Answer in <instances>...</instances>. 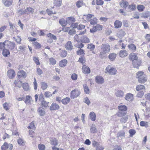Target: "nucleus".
Wrapping results in <instances>:
<instances>
[{
    "label": "nucleus",
    "mask_w": 150,
    "mask_h": 150,
    "mask_svg": "<svg viewBox=\"0 0 150 150\" xmlns=\"http://www.w3.org/2000/svg\"><path fill=\"white\" fill-rule=\"evenodd\" d=\"M101 51L100 52L99 56L102 58L104 57L105 54L110 52V47L108 44H102L101 46Z\"/></svg>",
    "instance_id": "nucleus-1"
},
{
    "label": "nucleus",
    "mask_w": 150,
    "mask_h": 150,
    "mask_svg": "<svg viewBox=\"0 0 150 150\" xmlns=\"http://www.w3.org/2000/svg\"><path fill=\"white\" fill-rule=\"evenodd\" d=\"M136 77L137 78L139 82L141 83H144L147 80L146 75L142 71H139L137 73Z\"/></svg>",
    "instance_id": "nucleus-2"
},
{
    "label": "nucleus",
    "mask_w": 150,
    "mask_h": 150,
    "mask_svg": "<svg viewBox=\"0 0 150 150\" xmlns=\"http://www.w3.org/2000/svg\"><path fill=\"white\" fill-rule=\"evenodd\" d=\"M94 15L92 14H88L87 15H84L83 18V19L86 18L85 20L86 21H89L91 25H94L97 23V19L96 18H94L92 19H90Z\"/></svg>",
    "instance_id": "nucleus-3"
},
{
    "label": "nucleus",
    "mask_w": 150,
    "mask_h": 150,
    "mask_svg": "<svg viewBox=\"0 0 150 150\" xmlns=\"http://www.w3.org/2000/svg\"><path fill=\"white\" fill-rule=\"evenodd\" d=\"M4 43L5 44V48L9 49L10 50L13 49L16 45L14 42L9 41L8 40L5 41Z\"/></svg>",
    "instance_id": "nucleus-4"
},
{
    "label": "nucleus",
    "mask_w": 150,
    "mask_h": 150,
    "mask_svg": "<svg viewBox=\"0 0 150 150\" xmlns=\"http://www.w3.org/2000/svg\"><path fill=\"white\" fill-rule=\"evenodd\" d=\"M80 93L78 89H74L71 92L70 97L71 99L76 98L80 95Z\"/></svg>",
    "instance_id": "nucleus-5"
},
{
    "label": "nucleus",
    "mask_w": 150,
    "mask_h": 150,
    "mask_svg": "<svg viewBox=\"0 0 150 150\" xmlns=\"http://www.w3.org/2000/svg\"><path fill=\"white\" fill-rule=\"evenodd\" d=\"M106 71L111 75L116 74L117 70L115 68H113L110 65H109L106 67L105 69Z\"/></svg>",
    "instance_id": "nucleus-6"
},
{
    "label": "nucleus",
    "mask_w": 150,
    "mask_h": 150,
    "mask_svg": "<svg viewBox=\"0 0 150 150\" xmlns=\"http://www.w3.org/2000/svg\"><path fill=\"white\" fill-rule=\"evenodd\" d=\"M13 146L11 144H8L5 142L1 147L2 150H12Z\"/></svg>",
    "instance_id": "nucleus-7"
},
{
    "label": "nucleus",
    "mask_w": 150,
    "mask_h": 150,
    "mask_svg": "<svg viewBox=\"0 0 150 150\" xmlns=\"http://www.w3.org/2000/svg\"><path fill=\"white\" fill-rule=\"evenodd\" d=\"M7 75L10 79H13L15 76L14 71L12 69H9L7 72Z\"/></svg>",
    "instance_id": "nucleus-8"
},
{
    "label": "nucleus",
    "mask_w": 150,
    "mask_h": 150,
    "mask_svg": "<svg viewBox=\"0 0 150 150\" xmlns=\"http://www.w3.org/2000/svg\"><path fill=\"white\" fill-rule=\"evenodd\" d=\"M95 80L96 82L99 84H102L104 82L103 78L100 76H96Z\"/></svg>",
    "instance_id": "nucleus-9"
},
{
    "label": "nucleus",
    "mask_w": 150,
    "mask_h": 150,
    "mask_svg": "<svg viewBox=\"0 0 150 150\" xmlns=\"http://www.w3.org/2000/svg\"><path fill=\"white\" fill-rule=\"evenodd\" d=\"M138 58V57L135 53H130L129 55V59L132 60L133 62L137 60Z\"/></svg>",
    "instance_id": "nucleus-10"
},
{
    "label": "nucleus",
    "mask_w": 150,
    "mask_h": 150,
    "mask_svg": "<svg viewBox=\"0 0 150 150\" xmlns=\"http://www.w3.org/2000/svg\"><path fill=\"white\" fill-rule=\"evenodd\" d=\"M125 98L126 100L131 101L133 100V95L130 93H128L126 94Z\"/></svg>",
    "instance_id": "nucleus-11"
},
{
    "label": "nucleus",
    "mask_w": 150,
    "mask_h": 150,
    "mask_svg": "<svg viewBox=\"0 0 150 150\" xmlns=\"http://www.w3.org/2000/svg\"><path fill=\"white\" fill-rule=\"evenodd\" d=\"M82 72L85 74L90 73V68L85 65H83L82 67Z\"/></svg>",
    "instance_id": "nucleus-12"
},
{
    "label": "nucleus",
    "mask_w": 150,
    "mask_h": 150,
    "mask_svg": "<svg viewBox=\"0 0 150 150\" xmlns=\"http://www.w3.org/2000/svg\"><path fill=\"white\" fill-rule=\"evenodd\" d=\"M59 108V106L56 103H52L50 107V109L51 110H55Z\"/></svg>",
    "instance_id": "nucleus-13"
},
{
    "label": "nucleus",
    "mask_w": 150,
    "mask_h": 150,
    "mask_svg": "<svg viewBox=\"0 0 150 150\" xmlns=\"http://www.w3.org/2000/svg\"><path fill=\"white\" fill-rule=\"evenodd\" d=\"M65 48L67 50H71L73 49V45L70 41H68L65 44Z\"/></svg>",
    "instance_id": "nucleus-14"
},
{
    "label": "nucleus",
    "mask_w": 150,
    "mask_h": 150,
    "mask_svg": "<svg viewBox=\"0 0 150 150\" xmlns=\"http://www.w3.org/2000/svg\"><path fill=\"white\" fill-rule=\"evenodd\" d=\"M128 53L125 50H121L119 53V55L121 58H123L128 55Z\"/></svg>",
    "instance_id": "nucleus-15"
},
{
    "label": "nucleus",
    "mask_w": 150,
    "mask_h": 150,
    "mask_svg": "<svg viewBox=\"0 0 150 150\" xmlns=\"http://www.w3.org/2000/svg\"><path fill=\"white\" fill-rule=\"evenodd\" d=\"M50 144L52 145L57 146L58 144V142L57 139L56 138H52L50 139Z\"/></svg>",
    "instance_id": "nucleus-16"
},
{
    "label": "nucleus",
    "mask_w": 150,
    "mask_h": 150,
    "mask_svg": "<svg viewBox=\"0 0 150 150\" xmlns=\"http://www.w3.org/2000/svg\"><path fill=\"white\" fill-rule=\"evenodd\" d=\"M18 76L19 77H23L25 78L26 74L25 72L23 70L19 71L18 73Z\"/></svg>",
    "instance_id": "nucleus-17"
},
{
    "label": "nucleus",
    "mask_w": 150,
    "mask_h": 150,
    "mask_svg": "<svg viewBox=\"0 0 150 150\" xmlns=\"http://www.w3.org/2000/svg\"><path fill=\"white\" fill-rule=\"evenodd\" d=\"M122 25L121 22L120 21L117 20L115 21L114 22V26L115 28H120Z\"/></svg>",
    "instance_id": "nucleus-18"
},
{
    "label": "nucleus",
    "mask_w": 150,
    "mask_h": 150,
    "mask_svg": "<svg viewBox=\"0 0 150 150\" xmlns=\"http://www.w3.org/2000/svg\"><path fill=\"white\" fill-rule=\"evenodd\" d=\"M34 8L30 7H27L25 9L26 14L28 15L30 13L33 14L34 13Z\"/></svg>",
    "instance_id": "nucleus-19"
},
{
    "label": "nucleus",
    "mask_w": 150,
    "mask_h": 150,
    "mask_svg": "<svg viewBox=\"0 0 150 150\" xmlns=\"http://www.w3.org/2000/svg\"><path fill=\"white\" fill-rule=\"evenodd\" d=\"M116 96L118 98H122L124 96L123 92L121 90H118L115 93Z\"/></svg>",
    "instance_id": "nucleus-20"
},
{
    "label": "nucleus",
    "mask_w": 150,
    "mask_h": 150,
    "mask_svg": "<svg viewBox=\"0 0 150 150\" xmlns=\"http://www.w3.org/2000/svg\"><path fill=\"white\" fill-rule=\"evenodd\" d=\"M38 111L40 116H43L45 114L44 109L42 107H40L38 110Z\"/></svg>",
    "instance_id": "nucleus-21"
},
{
    "label": "nucleus",
    "mask_w": 150,
    "mask_h": 150,
    "mask_svg": "<svg viewBox=\"0 0 150 150\" xmlns=\"http://www.w3.org/2000/svg\"><path fill=\"white\" fill-rule=\"evenodd\" d=\"M117 57V54L115 53H110L109 56L108 58L111 61H113Z\"/></svg>",
    "instance_id": "nucleus-22"
},
{
    "label": "nucleus",
    "mask_w": 150,
    "mask_h": 150,
    "mask_svg": "<svg viewBox=\"0 0 150 150\" xmlns=\"http://www.w3.org/2000/svg\"><path fill=\"white\" fill-rule=\"evenodd\" d=\"M2 2L4 5L6 6H8L12 4L11 1L10 0H2Z\"/></svg>",
    "instance_id": "nucleus-23"
},
{
    "label": "nucleus",
    "mask_w": 150,
    "mask_h": 150,
    "mask_svg": "<svg viewBox=\"0 0 150 150\" xmlns=\"http://www.w3.org/2000/svg\"><path fill=\"white\" fill-rule=\"evenodd\" d=\"M2 54L4 56L6 57L9 55L10 53L8 50L5 48L3 49Z\"/></svg>",
    "instance_id": "nucleus-24"
},
{
    "label": "nucleus",
    "mask_w": 150,
    "mask_h": 150,
    "mask_svg": "<svg viewBox=\"0 0 150 150\" xmlns=\"http://www.w3.org/2000/svg\"><path fill=\"white\" fill-rule=\"evenodd\" d=\"M89 117L92 121H94L96 120V116L94 112H91L89 114Z\"/></svg>",
    "instance_id": "nucleus-25"
},
{
    "label": "nucleus",
    "mask_w": 150,
    "mask_h": 150,
    "mask_svg": "<svg viewBox=\"0 0 150 150\" xmlns=\"http://www.w3.org/2000/svg\"><path fill=\"white\" fill-rule=\"evenodd\" d=\"M95 47V45L92 44H88L87 45V48L90 49V50L92 51V52L93 54H95V52L93 51Z\"/></svg>",
    "instance_id": "nucleus-26"
},
{
    "label": "nucleus",
    "mask_w": 150,
    "mask_h": 150,
    "mask_svg": "<svg viewBox=\"0 0 150 150\" xmlns=\"http://www.w3.org/2000/svg\"><path fill=\"white\" fill-rule=\"evenodd\" d=\"M70 98L69 97H66V98L63 99L61 102L64 105H67L68 103L70 101Z\"/></svg>",
    "instance_id": "nucleus-27"
},
{
    "label": "nucleus",
    "mask_w": 150,
    "mask_h": 150,
    "mask_svg": "<svg viewBox=\"0 0 150 150\" xmlns=\"http://www.w3.org/2000/svg\"><path fill=\"white\" fill-rule=\"evenodd\" d=\"M67 23L69 24L75 21V19L74 18L71 17L67 18Z\"/></svg>",
    "instance_id": "nucleus-28"
},
{
    "label": "nucleus",
    "mask_w": 150,
    "mask_h": 150,
    "mask_svg": "<svg viewBox=\"0 0 150 150\" xmlns=\"http://www.w3.org/2000/svg\"><path fill=\"white\" fill-rule=\"evenodd\" d=\"M128 2L124 0L122 1L120 3V5L121 7L122 8H126L128 5Z\"/></svg>",
    "instance_id": "nucleus-29"
},
{
    "label": "nucleus",
    "mask_w": 150,
    "mask_h": 150,
    "mask_svg": "<svg viewBox=\"0 0 150 150\" xmlns=\"http://www.w3.org/2000/svg\"><path fill=\"white\" fill-rule=\"evenodd\" d=\"M67 62V60L65 59H63L60 61L59 65L61 67H63L66 66Z\"/></svg>",
    "instance_id": "nucleus-30"
},
{
    "label": "nucleus",
    "mask_w": 150,
    "mask_h": 150,
    "mask_svg": "<svg viewBox=\"0 0 150 150\" xmlns=\"http://www.w3.org/2000/svg\"><path fill=\"white\" fill-rule=\"evenodd\" d=\"M140 61H137V60L133 62V64L134 67L137 68L140 66Z\"/></svg>",
    "instance_id": "nucleus-31"
},
{
    "label": "nucleus",
    "mask_w": 150,
    "mask_h": 150,
    "mask_svg": "<svg viewBox=\"0 0 150 150\" xmlns=\"http://www.w3.org/2000/svg\"><path fill=\"white\" fill-rule=\"evenodd\" d=\"M31 101H33V100L31 96H26V99L25 101V103L28 104V103H31Z\"/></svg>",
    "instance_id": "nucleus-32"
},
{
    "label": "nucleus",
    "mask_w": 150,
    "mask_h": 150,
    "mask_svg": "<svg viewBox=\"0 0 150 150\" xmlns=\"http://www.w3.org/2000/svg\"><path fill=\"white\" fill-rule=\"evenodd\" d=\"M118 108L120 111H125L127 109V107L124 105H121L118 106Z\"/></svg>",
    "instance_id": "nucleus-33"
},
{
    "label": "nucleus",
    "mask_w": 150,
    "mask_h": 150,
    "mask_svg": "<svg viewBox=\"0 0 150 150\" xmlns=\"http://www.w3.org/2000/svg\"><path fill=\"white\" fill-rule=\"evenodd\" d=\"M14 84L16 86L19 88L23 86L22 82L18 80H16L14 82Z\"/></svg>",
    "instance_id": "nucleus-34"
},
{
    "label": "nucleus",
    "mask_w": 150,
    "mask_h": 150,
    "mask_svg": "<svg viewBox=\"0 0 150 150\" xmlns=\"http://www.w3.org/2000/svg\"><path fill=\"white\" fill-rule=\"evenodd\" d=\"M129 49L132 51H135L136 50V46L134 44H131L129 45L128 46Z\"/></svg>",
    "instance_id": "nucleus-35"
},
{
    "label": "nucleus",
    "mask_w": 150,
    "mask_h": 150,
    "mask_svg": "<svg viewBox=\"0 0 150 150\" xmlns=\"http://www.w3.org/2000/svg\"><path fill=\"white\" fill-rule=\"evenodd\" d=\"M18 143L20 145L24 146L25 144V142L22 138H19L17 140Z\"/></svg>",
    "instance_id": "nucleus-36"
},
{
    "label": "nucleus",
    "mask_w": 150,
    "mask_h": 150,
    "mask_svg": "<svg viewBox=\"0 0 150 150\" xmlns=\"http://www.w3.org/2000/svg\"><path fill=\"white\" fill-rule=\"evenodd\" d=\"M59 23L62 26H65L67 23V20H65L63 19L59 20Z\"/></svg>",
    "instance_id": "nucleus-37"
},
{
    "label": "nucleus",
    "mask_w": 150,
    "mask_h": 150,
    "mask_svg": "<svg viewBox=\"0 0 150 150\" xmlns=\"http://www.w3.org/2000/svg\"><path fill=\"white\" fill-rule=\"evenodd\" d=\"M47 38L52 39V40H55L57 39V38L56 36L51 33H49L47 34Z\"/></svg>",
    "instance_id": "nucleus-38"
},
{
    "label": "nucleus",
    "mask_w": 150,
    "mask_h": 150,
    "mask_svg": "<svg viewBox=\"0 0 150 150\" xmlns=\"http://www.w3.org/2000/svg\"><path fill=\"white\" fill-rule=\"evenodd\" d=\"M145 87L143 85H139L137 86L136 89V90L138 91L142 90L145 89Z\"/></svg>",
    "instance_id": "nucleus-39"
},
{
    "label": "nucleus",
    "mask_w": 150,
    "mask_h": 150,
    "mask_svg": "<svg viewBox=\"0 0 150 150\" xmlns=\"http://www.w3.org/2000/svg\"><path fill=\"white\" fill-rule=\"evenodd\" d=\"M10 105L11 104L10 103H5L3 105L4 109L6 110H8L10 106Z\"/></svg>",
    "instance_id": "nucleus-40"
},
{
    "label": "nucleus",
    "mask_w": 150,
    "mask_h": 150,
    "mask_svg": "<svg viewBox=\"0 0 150 150\" xmlns=\"http://www.w3.org/2000/svg\"><path fill=\"white\" fill-rule=\"evenodd\" d=\"M140 125L141 126L145 127H146L149 126L148 122H147L141 121L140 123Z\"/></svg>",
    "instance_id": "nucleus-41"
},
{
    "label": "nucleus",
    "mask_w": 150,
    "mask_h": 150,
    "mask_svg": "<svg viewBox=\"0 0 150 150\" xmlns=\"http://www.w3.org/2000/svg\"><path fill=\"white\" fill-rule=\"evenodd\" d=\"M41 87L43 90H45L47 87L48 86L47 83L45 82H41Z\"/></svg>",
    "instance_id": "nucleus-42"
},
{
    "label": "nucleus",
    "mask_w": 150,
    "mask_h": 150,
    "mask_svg": "<svg viewBox=\"0 0 150 150\" xmlns=\"http://www.w3.org/2000/svg\"><path fill=\"white\" fill-rule=\"evenodd\" d=\"M24 90L27 91L29 90V87L28 84L27 83H24L22 86Z\"/></svg>",
    "instance_id": "nucleus-43"
},
{
    "label": "nucleus",
    "mask_w": 150,
    "mask_h": 150,
    "mask_svg": "<svg viewBox=\"0 0 150 150\" xmlns=\"http://www.w3.org/2000/svg\"><path fill=\"white\" fill-rule=\"evenodd\" d=\"M125 34V31L122 30H121L118 32L117 35L119 38H121L124 36Z\"/></svg>",
    "instance_id": "nucleus-44"
},
{
    "label": "nucleus",
    "mask_w": 150,
    "mask_h": 150,
    "mask_svg": "<svg viewBox=\"0 0 150 150\" xmlns=\"http://www.w3.org/2000/svg\"><path fill=\"white\" fill-rule=\"evenodd\" d=\"M84 90L86 94H88L90 92L89 89L88 87L86 85H84L83 86Z\"/></svg>",
    "instance_id": "nucleus-45"
},
{
    "label": "nucleus",
    "mask_w": 150,
    "mask_h": 150,
    "mask_svg": "<svg viewBox=\"0 0 150 150\" xmlns=\"http://www.w3.org/2000/svg\"><path fill=\"white\" fill-rule=\"evenodd\" d=\"M33 59L35 63L37 65H39L40 64V63L38 57H33Z\"/></svg>",
    "instance_id": "nucleus-46"
},
{
    "label": "nucleus",
    "mask_w": 150,
    "mask_h": 150,
    "mask_svg": "<svg viewBox=\"0 0 150 150\" xmlns=\"http://www.w3.org/2000/svg\"><path fill=\"white\" fill-rule=\"evenodd\" d=\"M82 40L83 42L84 43H88L90 42L89 39L86 36L83 37Z\"/></svg>",
    "instance_id": "nucleus-47"
},
{
    "label": "nucleus",
    "mask_w": 150,
    "mask_h": 150,
    "mask_svg": "<svg viewBox=\"0 0 150 150\" xmlns=\"http://www.w3.org/2000/svg\"><path fill=\"white\" fill-rule=\"evenodd\" d=\"M145 8L144 6L143 5H138L137 8L139 11H142Z\"/></svg>",
    "instance_id": "nucleus-48"
},
{
    "label": "nucleus",
    "mask_w": 150,
    "mask_h": 150,
    "mask_svg": "<svg viewBox=\"0 0 150 150\" xmlns=\"http://www.w3.org/2000/svg\"><path fill=\"white\" fill-rule=\"evenodd\" d=\"M91 132L92 133H94L97 131V129L94 125H93L91 127L90 129Z\"/></svg>",
    "instance_id": "nucleus-49"
},
{
    "label": "nucleus",
    "mask_w": 150,
    "mask_h": 150,
    "mask_svg": "<svg viewBox=\"0 0 150 150\" xmlns=\"http://www.w3.org/2000/svg\"><path fill=\"white\" fill-rule=\"evenodd\" d=\"M128 115H127L126 116L122 117L120 120V121L123 123L126 122L127 120L128 119Z\"/></svg>",
    "instance_id": "nucleus-50"
},
{
    "label": "nucleus",
    "mask_w": 150,
    "mask_h": 150,
    "mask_svg": "<svg viewBox=\"0 0 150 150\" xmlns=\"http://www.w3.org/2000/svg\"><path fill=\"white\" fill-rule=\"evenodd\" d=\"M50 64L54 65L56 64V61L54 58H51L50 59Z\"/></svg>",
    "instance_id": "nucleus-51"
},
{
    "label": "nucleus",
    "mask_w": 150,
    "mask_h": 150,
    "mask_svg": "<svg viewBox=\"0 0 150 150\" xmlns=\"http://www.w3.org/2000/svg\"><path fill=\"white\" fill-rule=\"evenodd\" d=\"M44 96L47 98H49L52 96L51 93L49 91H46L45 93Z\"/></svg>",
    "instance_id": "nucleus-52"
},
{
    "label": "nucleus",
    "mask_w": 150,
    "mask_h": 150,
    "mask_svg": "<svg viewBox=\"0 0 150 150\" xmlns=\"http://www.w3.org/2000/svg\"><path fill=\"white\" fill-rule=\"evenodd\" d=\"M38 148L39 150H45V145L40 144L38 145Z\"/></svg>",
    "instance_id": "nucleus-53"
},
{
    "label": "nucleus",
    "mask_w": 150,
    "mask_h": 150,
    "mask_svg": "<svg viewBox=\"0 0 150 150\" xmlns=\"http://www.w3.org/2000/svg\"><path fill=\"white\" fill-rule=\"evenodd\" d=\"M67 54V52L64 50H62L60 53V56L62 57H64L66 56Z\"/></svg>",
    "instance_id": "nucleus-54"
},
{
    "label": "nucleus",
    "mask_w": 150,
    "mask_h": 150,
    "mask_svg": "<svg viewBox=\"0 0 150 150\" xmlns=\"http://www.w3.org/2000/svg\"><path fill=\"white\" fill-rule=\"evenodd\" d=\"M83 101L88 105H89L91 103L89 99L87 97H85L84 98Z\"/></svg>",
    "instance_id": "nucleus-55"
},
{
    "label": "nucleus",
    "mask_w": 150,
    "mask_h": 150,
    "mask_svg": "<svg viewBox=\"0 0 150 150\" xmlns=\"http://www.w3.org/2000/svg\"><path fill=\"white\" fill-rule=\"evenodd\" d=\"M79 23H72L71 25V27L73 28H77L78 29V27Z\"/></svg>",
    "instance_id": "nucleus-56"
},
{
    "label": "nucleus",
    "mask_w": 150,
    "mask_h": 150,
    "mask_svg": "<svg viewBox=\"0 0 150 150\" xmlns=\"http://www.w3.org/2000/svg\"><path fill=\"white\" fill-rule=\"evenodd\" d=\"M84 50L81 49H80L79 50L77 51V54L78 55H82L84 54Z\"/></svg>",
    "instance_id": "nucleus-57"
},
{
    "label": "nucleus",
    "mask_w": 150,
    "mask_h": 150,
    "mask_svg": "<svg viewBox=\"0 0 150 150\" xmlns=\"http://www.w3.org/2000/svg\"><path fill=\"white\" fill-rule=\"evenodd\" d=\"M47 103L44 100H42L41 101V104L42 105L45 107H47L48 106V103Z\"/></svg>",
    "instance_id": "nucleus-58"
},
{
    "label": "nucleus",
    "mask_w": 150,
    "mask_h": 150,
    "mask_svg": "<svg viewBox=\"0 0 150 150\" xmlns=\"http://www.w3.org/2000/svg\"><path fill=\"white\" fill-rule=\"evenodd\" d=\"M96 4L97 5H102L103 4V1L102 0H96Z\"/></svg>",
    "instance_id": "nucleus-59"
},
{
    "label": "nucleus",
    "mask_w": 150,
    "mask_h": 150,
    "mask_svg": "<svg viewBox=\"0 0 150 150\" xmlns=\"http://www.w3.org/2000/svg\"><path fill=\"white\" fill-rule=\"evenodd\" d=\"M71 78L73 80L75 81L77 79V75L76 74L74 73L71 75Z\"/></svg>",
    "instance_id": "nucleus-60"
},
{
    "label": "nucleus",
    "mask_w": 150,
    "mask_h": 150,
    "mask_svg": "<svg viewBox=\"0 0 150 150\" xmlns=\"http://www.w3.org/2000/svg\"><path fill=\"white\" fill-rule=\"evenodd\" d=\"M33 44L35 46L36 49H39L40 48V44L37 42H35Z\"/></svg>",
    "instance_id": "nucleus-61"
},
{
    "label": "nucleus",
    "mask_w": 150,
    "mask_h": 150,
    "mask_svg": "<svg viewBox=\"0 0 150 150\" xmlns=\"http://www.w3.org/2000/svg\"><path fill=\"white\" fill-rule=\"evenodd\" d=\"M83 5V1H78L77 2L76 4V5L79 8L81 7Z\"/></svg>",
    "instance_id": "nucleus-62"
},
{
    "label": "nucleus",
    "mask_w": 150,
    "mask_h": 150,
    "mask_svg": "<svg viewBox=\"0 0 150 150\" xmlns=\"http://www.w3.org/2000/svg\"><path fill=\"white\" fill-rule=\"evenodd\" d=\"M136 5L134 4H132L130 5L129 6V9L132 11H133L136 8Z\"/></svg>",
    "instance_id": "nucleus-63"
},
{
    "label": "nucleus",
    "mask_w": 150,
    "mask_h": 150,
    "mask_svg": "<svg viewBox=\"0 0 150 150\" xmlns=\"http://www.w3.org/2000/svg\"><path fill=\"white\" fill-rule=\"evenodd\" d=\"M62 2V1H54V3L56 6H61Z\"/></svg>",
    "instance_id": "nucleus-64"
}]
</instances>
